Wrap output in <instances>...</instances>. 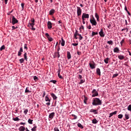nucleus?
<instances>
[{
	"label": "nucleus",
	"instance_id": "nucleus-1",
	"mask_svg": "<svg viewBox=\"0 0 131 131\" xmlns=\"http://www.w3.org/2000/svg\"><path fill=\"white\" fill-rule=\"evenodd\" d=\"M92 105L93 106H99L102 105V100L99 99L98 98H93V100L92 102Z\"/></svg>",
	"mask_w": 131,
	"mask_h": 131
},
{
	"label": "nucleus",
	"instance_id": "nucleus-2",
	"mask_svg": "<svg viewBox=\"0 0 131 131\" xmlns=\"http://www.w3.org/2000/svg\"><path fill=\"white\" fill-rule=\"evenodd\" d=\"M90 23L92 24V26H96L97 24V21L94 16L92 17V18L90 19Z\"/></svg>",
	"mask_w": 131,
	"mask_h": 131
},
{
	"label": "nucleus",
	"instance_id": "nucleus-3",
	"mask_svg": "<svg viewBox=\"0 0 131 131\" xmlns=\"http://www.w3.org/2000/svg\"><path fill=\"white\" fill-rule=\"evenodd\" d=\"M92 94H93L92 97H95L99 96V93H98V91H97L96 89L93 90V91H92Z\"/></svg>",
	"mask_w": 131,
	"mask_h": 131
},
{
	"label": "nucleus",
	"instance_id": "nucleus-4",
	"mask_svg": "<svg viewBox=\"0 0 131 131\" xmlns=\"http://www.w3.org/2000/svg\"><path fill=\"white\" fill-rule=\"evenodd\" d=\"M45 101L46 102H48L46 103V105H47L48 106H50V105H51V99H50L48 96H46L45 97Z\"/></svg>",
	"mask_w": 131,
	"mask_h": 131
},
{
	"label": "nucleus",
	"instance_id": "nucleus-5",
	"mask_svg": "<svg viewBox=\"0 0 131 131\" xmlns=\"http://www.w3.org/2000/svg\"><path fill=\"white\" fill-rule=\"evenodd\" d=\"M11 23L12 25H15L16 23H18V20L15 18V16H12V21Z\"/></svg>",
	"mask_w": 131,
	"mask_h": 131
},
{
	"label": "nucleus",
	"instance_id": "nucleus-6",
	"mask_svg": "<svg viewBox=\"0 0 131 131\" xmlns=\"http://www.w3.org/2000/svg\"><path fill=\"white\" fill-rule=\"evenodd\" d=\"M81 9L79 7H77V16H80L81 15Z\"/></svg>",
	"mask_w": 131,
	"mask_h": 131
},
{
	"label": "nucleus",
	"instance_id": "nucleus-7",
	"mask_svg": "<svg viewBox=\"0 0 131 131\" xmlns=\"http://www.w3.org/2000/svg\"><path fill=\"white\" fill-rule=\"evenodd\" d=\"M54 117H55L54 112L50 113L49 116V120H52V119H53V118H54Z\"/></svg>",
	"mask_w": 131,
	"mask_h": 131
},
{
	"label": "nucleus",
	"instance_id": "nucleus-8",
	"mask_svg": "<svg viewBox=\"0 0 131 131\" xmlns=\"http://www.w3.org/2000/svg\"><path fill=\"white\" fill-rule=\"evenodd\" d=\"M45 35L49 41H53V38H52L51 36H50V35L49 34V33H46L45 34Z\"/></svg>",
	"mask_w": 131,
	"mask_h": 131
},
{
	"label": "nucleus",
	"instance_id": "nucleus-9",
	"mask_svg": "<svg viewBox=\"0 0 131 131\" xmlns=\"http://www.w3.org/2000/svg\"><path fill=\"white\" fill-rule=\"evenodd\" d=\"M82 17L85 19H89L90 18V15L89 14L84 13L82 14Z\"/></svg>",
	"mask_w": 131,
	"mask_h": 131
},
{
	"label": "nucleus",
	"instance_id": "nucleus-10",
	"mask_svg": "<svg viewBox=\"0 0 131 131\" xmlns=\"http://www.w3.org/2000/svg\"><path fill=\"white\" fill-rule=\"evenodd\" d=\"M54 58L55 59V58H60V52H55L54 54Z\"/></svg>",
	"mask_w": 131,
	"mask_h": 131
},
{
	"label": "nucleus",
	"instance_id": "nucleus-11",
	"mask_svg": "<svg viewBox=\"0 0 131 131\" xmlns=\"http://www.w3.org/2000/svg\"><path fill=\"white\" fill-rule=\"evenodd\" d=\"M99 35L101 37H104L105 36V34H104V32L103 31V29H101L99 33Z\"/></svg>",
	"mask_w": 131,
	"mask_h": 131
},
{
	"label": "nucleus",
	"instance_id": "nucleus-12",
	"mask_svg": "<svg viewBox=\"0 0 131 131\" xmlns=\"http://www.w3.org/2000/svg\"><path fill=\"white\" fill-rule=\"evenodd\" d=\"M90 67L91 68V69H95L96 68V63L93 62V64L92 63H89Z\"/></svg>",
	"mask_w": 131,
	"mask_h": 131
},
{
	"label": "nucleus",
	"instance_id": "nucleus-13",
	"mask_svg": "<svg viewBox=\"0 0 131 131\" xmlns=\"http://www.w3.org/2000/svg\"><path fill=\"white\" fill-rule=\"evenodd\" d=\"M47 26H48V28L49 29H51L52 27V23L51 21H49L47 23Z\"/></svg>",
	"mask_w": 131,
	"mask_h": 131
},
{
	"label": "nucleus",
	"instance_id": "nucleus-14",
	"mask_svg": "<svg viewBox=\"0 0 131 131\" xmlns=\"http://www.w3.org/2000/svg\"><path fill=\"white\" fill-rule=\"evenodd\" d=\"M116 114H117V111H116L113 113H111L110 114L109 118H111V117H112L113 116L116 115Z\"/></svg>",
	"mask_w": 131,
	"mask_h": 131
},
{
	"label": "nucleus",
	"instance_id": "nucleus-15",
	"mask_svg": "<svg viewBox=\"0 0 131 131\" xmlns=\"http://www.w3.org/2000/svg\"><path fill=\"white\" fill-rule=\"evenodd\" d=\"M28 26H31V27H32V30H35V28H33V27L34 26V24H33V23H29Z\"/></svg>",
	"mask_w": 131,
	"mask_h": 131
},
{
	"label": "nucleus",
	"instance_id": "nucleus-16",
	"mask_svg": "<svg viewBox=\"0 0 131 131\" xmlns=\"http://www.w3.org/2000/svg\"><path fill=\"white\" fill-rule=\"evenodd\" d=\"M96 73L97 75L101 76V70L99 68L96 69Z\"/></svg>",
	"mask_w": 131,
	"mask_h": 131
},
{
	"label": "nucleus",
	"instance_id": "nucleus-17",
	"mask_svg": "<svg viewBox=\"0 0 131 131\" xmlns=\"http://www.w3.org/2000/svg\"><path fill=\"white\" fill-rule=\"evenodd\" d=\"M118 59H119V60H123L125 57L122 55H118Z\"/></svg>",
	"mask_w": 131,
	"mask_h": 131
},
{
	"label": "nucleus",
	"instance_id": "nucleus-18",
	"mask_svg": "<svg viewBox=\"0 0 131 131\" xmlns=\"http://www.w3.org/2000/svg\"><path fill=\"white\" fill-rule=\"evenodd\" d=\"M55 14V10L54 9H51L49 12V14L51 15V16H53Z\"/></svg>",
	"mask_w": 131,
	"mask_h": 131
},
{
	"label": "nucleus",
	"instance_id": "nucleus-19",
	"mask_svg": "<svg viewBox=\"0 0 131 131\" xmlns=\"http://www.w3.org/2000/svg\"><path fill=\"white\" fill-rule=\"evenodd\" d=\"M95 16L97 19V21H98V22H99L100 21V17L99 16V15H98V13H95Z\"/></svg>",
	"mask_w": 131,
	"mask_h": 131
},
{
	"label": "nucleus",
	"instance_id": "nucleus-20",
	"mask_svg": "<svg viewBox=\"0 0 131 131\" xmlns=\"http://www.w3.org/2000/svg\"><path fill=\"white\" fill-rule=\"evenodd\" d=\"M51 97H52L53 100H57V96L55 95V94H54V93H51Z\"/></svg>",
	"mask_w": 131,
	"mask_h": 131
},
{
	"label": "nucleus",
	"instance_id": "nucleus-21",
	"mask_svg": "<svg viewBox=\"0 0 131 131\" xmlns=\"http://www.w3.org/2000/svg\"><path fill=\"white\" fill-rule=\"evenodd\" d=\"M18 130L19 131H25V127L23 126H21L19 127V128H18Z\"/></svg>",
	"mask_w": 131,
	"mask_h": 131
},
{
	"label": "nucleus",
	"instance_id": "nucleus-22",
	"mask_svg": "<svg viewBox=\"0 0 131 131\" xmlns=\"http://www.w3.org/2000/svg\"><path fill=\"white\" fill-rule=\"evenodd\" d=\"M67 58L68 60L70 59V58H71V54H70V52L69 51L67 52Z\"/></svg>",
	"mask_w": 131,
	"mask_h": 131
},
{
	"label": "nucleus",
	"instance_id": "nucleus-23",
	"mask_svg": "<svg viewBox=\"0 0 131 131\" xmlns=\"http://www.w3.org/2000/svg\"><path fill=\"white\" fill-rule=\"evenodd\" d=\"M114 53H119V48L118 47H116L114 49Z\"/></svg>",
	"mask_w": 131,
	"mask_h": 131
},
{
	"label": "nucleus",
	"instance_id": "nucleus-24",
	"mask_svg": "<svg viewBox=\"0 0 131 131\" xmlns=\"http://www.w3.org/2000/svg\"><path fill=\"white\" fill-rule=\"evenodd\" d=\"M61 45L62 46V47H64V46H65V40H64L63 37L61 38Z\"/></svg>",
	"mask_w": 131,
	"mask_h": 131
},
{
	"label": "nucleus",
	"instance_id": "nucleus-25",
	"mask_svg": "<svg viewBox=\"0 0 131 131\" xmlns=\"http://www.w3.org/2000/svg\"><path fill=\"white\" fill-rule=\"evenodd\" d=\"M90 112H92V113H94L95 114H98V112H97V110L91 109L90 110Z\"/></svg>",
	"mask_w": 131,
	"mask_h": 131
},
{
	"label": "nucleus",
	"instance_id": "nucleus-26",
	"mask_svg": "<svg viewBox=\"0 0 131 131\" xmlns=\"http://www.w3.org/2000/svg\"><path fill=\"white\" fill-rule=\"evenodd\" d=\"M109 60H110V58L107 57L106 58L104 59V61L105 64H108L109 62Z\"/></svg>",
	"mask_w": 131,
	"mask_h": 131
},
{
	"label": "nucleus",
	"instance_id": "nucleus-27",
	"mask_svg": "<svg viewBox=\"0 0 131 131\" xmlns=\"http://www.w3.org/2000/svg\"><path fill=\"white\" fill-rule=\"evenodd\" d=\"M98 121L96 118L92 120V123H93L94 124H96V123H98Z\"/></svg>",
	"mask_w": 131,
	"mask_h": 131
},
{
	"label": "nucleus",
	"instance_id": "nucleus-28",
	"mask_svg": "<svg viewBox=\"0 0 131 131\" xmlns=\"http://www.w3.org/2000/svg\"><path fill=\"white\" fill-rule=\"evenodd\" d=\"M28 123H29V124H33V120H31L30 119H29L28 120Z\"/></svg>",
	"mask_w": 131,
	"mask_h": 131
},
{
	"label": "nucleus",
	"instance_id": "nucleus-29",
	"mask_svg": "<svg viewBox=\"0 0 131 131\" xmlns=\"http://www.w3.org/2000/svg\"><path fill=\"white\" fill-rule=\"evenodd\" d=\"M24 58L26 61H27V53L25 52L24 54Z\"/></svg>",
	"mask_w": 131,
	"mask_h": 131
},
{
	"label": "nucleus",
	"instance_id": "nucleus-30",
	"mask_svg": "<svg viewBox=\"0 0 131 131\" xmlns=\"http://www.w3.org/2000/svg\"><path fill=\"white\" fill-rule=\"evenodd\" d=\"M12 119L14 121H19V120H20V119H19V118H18V117H16L15 118H13Z\"/></svg>",
	"mask_w": 131,
	"mask_h": 131
},
{
	"label": "nucleus",
	"instance_id": "nucleus-31",
	"mask_svg": "<svg viewBox=\"0 0 131 131\" xmlns=\"http://www.w3.org/2000/svg\"><path fill=\"white\" fill-rule=\"evenodd\" d=\"M107 43H108V45H111V46H112V45H113V41H112V40L107 41Z\"/></svg>",
	"mask_w": 131,
	"mask_h": 131
},
{
	"label": "nucleus",
	"instance_id": "nucleus-32",
	"mask_svg": "<svg viewBox=\"0 0 131 131\" xmlns=\"http://www.w3.org/2000/svg\"><path fill=\"white\" fill-rule=\"evenodd\" d=\"M6 49V47L5 45H3L1 48H0V51H3V50H5Z\"/></svg>",
	"mask_w": 131,
	"mask_h": 131
},
{
	"label": "nucleus",
	"instance_id": "nucleus-33",
	"mask_svg": "<svg viewBox=\"0 0 131 131\" xmlns=\"http://www.w3.org/2000/svg\"><path fill=\"white\" fill-rule=\"evenodd\" d=\"M78 126L80 127V128H83V126L80 123H78Z\"/></svg>",
	"mask_w": 131,
	"mask_h": 131
},
{
	"label": "nucleus",
	"instance_id": "nucleus-34",
	"mask_svg": "<svg viewBox=\"0 0 131 131\" xmlns=\"http://www.w3.org/2000/svg\"><path fill=\"white\" fill-rule=\"evenodd\" d=\"M19 61L20 64H22L24 63V58H21L19 60Z\"/></svg>",
	"mask_w": 131,
	"mask_h": 131
},
{
	"label": "nucleus",
	"instance_id": "nucleus-35",
	"mask_svg": "<svg viewBox=\"0 0 131 131\" xmlns=\"http://www.w3.org/2000/svg\"><path fill=\"white\" fill-rule=\"evenodd\" d=\"M36 128H37V126H34L31 129V130H32V131H36Z\"/></svg>",
	"mask_w": 131,
	"mask_h": 131
},
{
	"label": "nucleus",
	"instance_id": "nucleus-36",
	"mask_svg": "<svg viewBox=\"0 0 131 131\" xmlns=\"http://www.w3.org/2000/svg\"><path fill=\"white\" fill-rule=\"evenodd\" d=\"M125 117L126 119H129V115H128L127 114H125Z\"/></svg>",
	"mask_w": 131,
	"mask_h": 131
},
{
	"label": "nucleus",
	"instance_id": "nucleus-37",
	"mask_svg": "<svg viewBox=\"0 0 131 131\" xmlns=\"http://www.w3.org/2000/svg\"><path fill=\"white\" fill-rule=\"evenodd\" d=\"M97 34H98V32H95L93 31L92 34V36H94V35H97Z\"/></svg>",
	"mask_w": 131,
	"mask_h": 131
},
{
	"label": "nucleus",
	"instance_id": "nucleus-38",
	"mask_svg": "<svg viewBox=\"0 0 131 131\" xmlns=\"http://www.w3.org/2000/svg\"><path fill=\"white\" fill-rule=\"evenodd\" d=\"M118 74H114L112 77V78H115V77H117V76H118Z\"/></svg>",
	"mask_w": 131,
	"mask_h": 131
},
{
	"label": "nucleus",
	"instance_id": "nucleus-39",
	"mask_svg": "<svg viewBox=\"0 0 131 131\" xmlns=\"http://www.w3.org/2000/svg\"><path fill=\"white\" fill-rule=\"evenodd\" d=\"M123 117V115L122 114H120L118 116V118H119L120 119H121Z\"/></svg>",
	"mask_w": 131,
	"mask_h": 131
},
{
	"label": "nucleus",
	"instance_id": "nucleus-40",
	"mask_svg": "<svg viewBox=\"0 0 131 131\" xmlns=\"http://www.w3.org/2000/svg\"><path fill=\"white\" fill-rule=\"evenodd\" d=\"M25 93H31V91H29V90H28V88L27 87L26 89Z\"/></svg>",
	"mask_w": 131,
	"mask_h": 131
},
{
	"label": "nucleus",
	"instance_id": "nucleus-41",
	"mask_svg": "<svg viewBox=\"0 0 131 131\" xmlns=\"http://www.w3.org/2000/svg\"><path fill=\"white\" fill-rule=\"evenodd\" d=\"M72 116L73 117H74V118H73V119H77V116L76 115H74V114H72Z\"/></svg>",
	"mask_w": 131,
	"mask_h": 131
},
{
	"label": "nucleus",
	"instance_id": "nucleus-42",
	"mask_svg": "<svg viewBox=\"0 0 131 131\" xmlns=\"http://www.w3.org/2000/svg\"><path fill=\"white\" fill-rule=\"evenodd\" d=\"M78 36H79V39L80 40H81V39H82V38H83V37L81 36V35L80 34H78Z\"/></svg>",
	"mask_w": 131,
	"mask_h": 131
},
{
	"label": "nucleus",
	"instance_id": "nucleus-43",
	"mask_svg": "<svg viewBox=\"0 0 131 131\" xmlns=\"http://www.w3.org/2000/svg\"><path fill=\"white\" fill-rule=\"evenodd\" d=\"M28 112V109H26L24 111V113L25 114V115H26L27 114Z\"/></svg>",
	"mask_w": 131,
	"mask_h": 131
},
{
	"label": "nucleus",
	"instance_id": "nucleus-44",
	"mask_svg": "<svg viewBox=\"0 0 131 131\" xmlns=\"http://www.w3.org/2000/svg\"><path fill=\"white\" fill-rule=\"evenodd\" d=\"M127 110L128 111H131V104H129L127 107Z\"/></svg>",
	"mask_w": 131,
	"mask_h": 131
},
{
	"label": "nucleus",
	"instance_id": "nucleus-45",
	"mask_svg": "<svg viewBox=\"0 0 131 131\" xmlns=\"http://www.w3.org/2000/svg\"><path fill=\"white\" fill-rule=\"evenodd\" d=\"M86 101H88V98L84 97V101H83L84 104H86Z\"/></svg>",
	"mask_w": 131,
	"mask_h": 131
},
{
	"label": "nucleus",
	"instance_id": "nucleus-46",
	"mask_svg": "<svg viewBox=\"0 0 131 131\" xmlns=\"http://www.w3.org/2000/svg\"><path fill=\"white\" fill-rule=\"evenodd\" d=\"M124 30H126V32H128V28H123L121 30V31H123Z\"/></svg>",
	"mask_w": 131,
	"mask_h": 131
},
{
	"label": "nucleus",
	"instance_id": "nucleus-47",
	"mask_svg": "<svg viewBox=\"0 0 131 131\" xmlns=\"http://www.w3.org/2000/svg\"><path fill=\"white\" fill-rule=\"evenodd\" d=\"M50 82H52L53 83H56V82H57V80H50Z\"/></svg>",
	"mask_w": 131,
	"mask_h": 131
},
{
	"label": "nucleus",
	"instance_id": "nucleus-48",
	"mask_svg": "<svg viewBox=\"0 0 131 131\" xmlns=\"http://www.w3.org/2000/svg\"><path fill=\"white\" fill-rule=\"evenodd\" d=\"M17 28H18L17 26H16V27L14 26H12V30H15V29H17Z\"/></svg>",
	"mask_w": 131,
	"mask_h": 131
},
{
	"label": "nucleus",
	"instance_id": "nucleus-49",
	"mask_svg": "<svg viewBox=\"0 0 131 131\" xmlns=\"http://www.w3.org/2000/svg\"><path fill=\"white\" fill-rule=\"evenodd\" d=\"M72 46H74V47H76V46H78V43H73Z\"/></svg>",
	"mask_w": 131,
	"mask_h": 131
},
{
	"label": "nucleus",
	"instance_id": "nucleus-50",
	"mask_svg": "<svg viewBox=\"0 0 131 131\" xmlns=\"http://www.w3.org/2000/svg\"><path fill=\"white\" fill-rule=\"evenodd\" d=\"M33 78H34V80H35V81H36L38 80V78H37L36 76H34L33 77Z\"/></svg>",
	"mask_w": 131,
	"mask_h": 131
},
{
	"label": "nucleus",
	"instance_id": "nucleus-51",
	"mask_svg": "<svg viewBox=\"0 0 131 131\" xmlns=\"http://www.w3.org/2000/svg\"><path fill=\"white\" fill-rule=\"evenodd\" d=\"M18 52H20V53H23V48L21 47Z\"/></svg>",
	"mask_w": 131,
	"mask_h": 131
},
{
	"label": "nucleus",
	"instance_id": "nucleus-52",
	"mask_svg": "<svg viewBox=\"0 0 131 131\" xmlns=\"http://www.w3.org/2000/svg\"><path fill=\"white\" fill-rule=\"evenodd\" d=\"M25 5V4L22 3L21 4V7H22V9L24 10V5Z\"/></svg>",
	"mask_w": 131,
	"mask_h": 131
},
{
	"label": "nucleus",
	"instance_id": "nucleus-53",
	"mask_svg": "<svg viewBox=\"0 0 131 131\" xmlns=\"http://www.w3.org/2000/svg\"><path fill=\"white\" fill-rule=\"evenodd\" d=\"M21 55H22V52H20V51H18V52L17 56H18V57H20V56H21Z\"/></svg>",
	"mask_w": 131,
	"mask_h": 131
},
{
	"label": "nucleus",
	"instance_id": "nucleus-54",
	"mask_svg": "<svg viewBox=\"0 0 131 131\" xmlns=\"http://www.w3.org/2000/svg\"><path fill=\"white\" fill-rule=\"evenodd\" d=\"M123 42H124V39H123L120 42L121 46H122Z\"/></svg>",
	"mask_w": 131,
	"mask_h": 131
},
{
	"label": "nucleus",
	"instance_id": "nucleus-55",
	"mask_svg": "<svg viewBox=\"0 0 131 131\" xmlns=\"http://www.w3.org/2000/svg\"><path fill=\"white\" fill-rule=\"evenodd\" d=\"M24 49L25 50H28V48H27V44H25Z\"/></svg>",
	"mask_w": 131,
	"mask_h": 131
},
{
	"label": "nucleus",
	"instance_id": "nucleus-56",
	"mask_svg": "<svg viewBox=\"0 0 131 131\" xmlns=\"http://www.w3.org/2000/svg\"><path fill=\"white\" fill-rule=\"evenodd\" d=\"M54 131H60V130H59V128L57 127H55L54 128Z\"/></svg>",
	"mask_w": 131,
	"mask_h": 131
},
{
	"label": "nucleus",
	"instance_id": "nucleus-57",
	"mask_svg": "<svg viewBox=\"0 0 131 131\" xmlns=\"http://www.w3.org/2000/svg\"><path fill=\"white\" fill-rule=\"evenodd\" d=\"M83 82H84V80H81L80 82H79V84H82V83H83Z\"/></svg>",
	"mask_w": 131,
	"mask_h": 131
},
{
	"label": "nucleus",
	"instance_id": "nucleus-58",
	"mask_svg": "<svg viewBox=\"0 0 131 131\" xmlns=\"http://www.w3.org/2000/svg\"><path fill=\"white\" fill-rule=\"evenodd\" d=\"M58 76L59 78H60L61 79H62V78H63V77H62V76H61L60 75V74H59H59H58Z\"/></svg>",
	"mask_w": 131,
	"mask_h": 131
},
{
	"label": "nucleus",
	"instance_id": "nucleus-59",
	"mask_svg": "<svg viewBox=\"0 0 131 131\" xmlns=\"http://www.w3.org/2000/svg\"><path fill=\"white\" fill-rule=\"evenodd\" d=\"M78 34H79V33H77V31H76V32L74 34V35L77 36L78 35Z\"/></svg>",
	"mask_w": 131,
	"mask_h": 131
},
{
	"label": "nucleus",
	"instance_id": "nucleus-60",
	"mask_svg": "<svg viewBox=\"0 0 131 131\" xmlns=\"http://www.w3.org/2000/svg\"><path fill=\"white\" fill-rule=\"evenodd\" d=\"M77 55H78V56H80V55H81V52H79V51H77Z\"/></svg>",
	"mask_w": 131,
	"mask_h": 131
},
{
	"label": "nucleus",
	"instance_id": "nucleus-61",
	"mask_svg": "<svg viewBox=\"0 0 131 131\" xmlns=\"http://www.w3.org/2000/svg\"><path fill=\"white\" fill-rule=\"evenodd\" d=\"M78 78H79V79H81V78H82V76H81V75H79V77H78Z\"/></svg>",
	"mask_w": 131,
	"mask_h": 131
},
{
	"label": "nucleus",
	"instance_id": "nucleus-62",
	"mask_svg": "<svg viewBox=\"0 0 131 131\" xmlns=\"http://www.w3.org/2000/svg\"><path fill=\"white\" fill-rule=\"evenodd\" d=\"M79 29H84V27H83V26H81V27H80Z\"/></svg>",
	"mask_w": 131,
	"mask_h": 131
},
{
	"label": "nucleus",
	"instance_id": "nucleus-63",
	"mask_svg": "<svg viewBox=\"0 0 131 131\" xmlns=\"http://www.w3.org/2000/svg\"><path fill=\"white\" fill-rule=\"evenodd\" d=\"M124 10L126 12L128 11V10H127V7H126V6H125Z\"/></svg>",
	"mask_w": 131,
	"mask_h": 131
},
{
	"label": "nucleus",
	"instance_id": "nucleus-64",
	"mask_svg": "<svg viewBox=\"0 0 131 131\" xmlns=\"http://www.w3.org/2000/svg\"><path fill=\"white\" fill-rule=\"evenodd\" d=\"M45 96H46V92H43L42 98H45Z\"/></svg>",
	"mask_w": 131,
	"mask_h": 131
}]
</instances>
